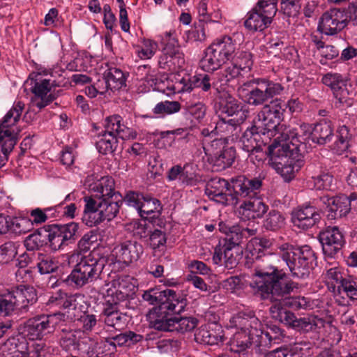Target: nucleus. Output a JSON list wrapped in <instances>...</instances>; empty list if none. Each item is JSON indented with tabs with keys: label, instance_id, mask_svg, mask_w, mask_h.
Instances as JSON below:
<instances>
[{
	"label": "nucleus",
	"instance_id": "obj_1",
	"mask_svg": "<svg viewBox=\"0 0 357 357\" xmlns=\"http://www.w3.org/2000/svg\"><path fill=\"white\" fill-rule=\"evenodd\" d=\"M285 102L275 99L263 106L253 121L254 125L243 133L241 142L244 151L248 153L258 152L267 139L275 137L280 127L285 126L280 121L286 112Z\"/></svg>",
	"mask_w": 357,
	"mask_h": 357
},
{
	"label": "nucleus",
	"instance_id": "obj_2",
	"mask_svg": "<svg viewBox=\"0 0 357 357\" xmlns=\"http://www.w3.org/2000/svg\"><path fill=\"white\" fill-rule=\"evenodd\" d=\"M285 277L282 271L263 262L256 265L249 286L252 292L262 300L280 301L298 287L293 281H284Z\"/></svg>",
	"mask_w": 357,
	"mask_h": 357
},
{
	"label": "nucleus",
	"instance_id": "obj_3",
	"mask_svg": "<svg viewBox=\"0 0 357 357\" xmlns=\"http://www.w3.org/2000/svg\"><path fill=\"white\" fill-rule=\"evenodd\" d=\"M232 188L237 196L245 198L239 206L238 213L243 220L261 218L268 210V206L258 197L262 181L259 178H248L238 176L231 179Z\"/></svg>",
	"mask_w": 357,
	"mask_h": 357
},
{
	"label": "nucleus",
	"instance_id": "obj_4",
	"mask_svg": "<svg viewBox=\"0 0 357 357\" xmlns=\"http://www.w3.org/2000/svg\"><path fill=\"white\" fill-rule=\"evenodd\" d=\"M160 295L164 296L165 300H162L158 306L153 307L146 317L153 328L168 331L170 321H172V317H169V315L178 314L183 312L187 305V300L172 289L162 291Z\"/></svg>",
	"mask_w": 357,
	"mask_h": 357
},
{
	"label": "nucleus",
	"instance_id": "obj_5",
	"mask_svg": "<svg viewBox=\"0 0 357 357\" xmlns=\"http://www.w3.org/2000/svg\"><path fill=\"white\" fill-rule=\"evenodd\" d=\"M279 250L294 278L305 279L310 276L316 265L317 257L308 245L294 247L284 243L279 247Z\"/></svg>",
	"mask_w": 357,
	"mask_h": 357
},
{
	"label": "nucleus",
	"instance_id": "obj_6",
	"mask_svg": "<svg viewBox=\"0 0 357 357\" xmlns=\"http://www.w3.org/2000/svg\"><path fill=\"white\" fill-rule=\"evenodd\" d=\"M68 262L76 263L68 280L79 287L96 280L104 267L103 261L96 257L93 252L86 255L73 252L69 256Z\"/></svg>",
	"mask_w": 357,
	"mask_h": 357
},
{
	"label": "nucleus",
	"instance_id": "obj_7",
	"mask_svg": "<svg viewBox=\"0 0 357 357\" xmlns=\"http://www.w3.org/2000/svg\"><path fill=\"white\" fill-rule=\"evenodd\" d=\"M268 152L275 169L287 182L291 181L304 165L301 153L297 152L293 155L287 144L280 145L279 142H272L268 146Z\"/></svg>",
	"mask_w": 357,
	"mask_h": 357
},
{
	"label": "nucleus",
	"instance_id": "obj_8",
	"mask_svg": "<svg viewBox=\"0 0 357 357\" xmlns=\"http://www.w3.org/2000/svg\"><path fill=\"white\" fill-rule=\"evenodd\" d=\"M284 86L266 78H257L246 82L238 88V92L244 96L245 101L251 105H262L270 98L280 95Z\"/></svg>",
	"mask_w": 357,
	"mask_h": 357
},
{
	"label": "nucleus",
	"instance_id": "obj_9",
	"mask_svg": "<svg viewBox=\"0 0 357 357\" xmlns=\"http://www.w3.org/2000/svg\"><path fill=\"white\" fill-rule=\"evenodd\" d=\"M237 50L236 40L225 36L215 40L206 50L200 65L205 71H213L229 60L234 58Z\"/></svg>",
	"mask_w": 357,
	"mask_h": 357
},
{
	"label": "nucleus",
	"instance_id": "obj_10",
	"mask_svg": "<svg viewBox=\"0 0 357 357\" xmlns=\"http://www.w3.org/2000/svg\"><path fill=\"white\" fill-rule=\"evenodd\" d=\"M278 0H259L247 13L245 27L251 31H262L268 27L278 11Z\"/></svg>",
	"mask_w": 357,
	"mask_h": 357
},
{
	"label": "nucleus",
	"instance_id": "obj_11",
	"mask_svg": "<svg viewBox=\"0 0 357 357\" xmlns=\"http://www.w3.org/2000/svg\"><path fill=\"white\" fill-rule=\"evenodd\" d=\"M164 44L162 54L158 63L161 68L176 72L183 68L185 63L184 54L181 50L178 40L171 32H165L162 36Z\"/></svg>",
	"mask_w": 357,
	"mask_h": 357
},
{
	"label": "nucleus",
	"instance_id": "obj_12",
	"mask_svg": "<svg viewBox=\"0 0 357 357\" xmlns=\"http://www.w3.org/2000/svg\"><path fill=\"white\" fill-rule=\"evenodd\" d=\"M63 318L64 314L61 313L38 315L25 322L23 333L29 340H40L46 334L53 332Z\"/></svg>",
	"mask_w": 357,
	"mask_h": 357
},
{
	"label": "nucleus",
	"instance_id": "obj_13",
	"mask_svg": "<svg viewBox=\"0 0 357 357\" xmlns=\"http://www.w3.org/2000/svg\"><path fill=\"white\" fill-rule=\"evenodd\" d=\"M280 128L282 130L278 132V135L273 142H279L280 145L287 144L291 149L293 155L297 152L301 153V146L311 136L312 131L311 126L305 123H302L296 128L286 126Z\"/></svg>",
	"mask_w": 357,
	"mask_h": 357
},
{
	"label": "nucleus",
	"instance_id": "obj_14",
	"mask_svg": "<svg viewBox=\"0 0 357 357\" xmlns=\"http://www.w3.org/2000/svg\"><path fill=\"white\" fill-rule=\"evenodd\" d=\"M79 225L72 222L64 225H51L45 227L50 246L54 250L61 249L73 243L76 238Z\"/></svg>",
	"mask_w": 357,
	"mask_h": 357
},
{
	"label": "nucleus",
	"instance_id": "obj_15",
	"mask_svg": "<svg viewBox=\"0 0 357 357\" xmlns=\"http://www.w3.org/2000/svg\"><path fill=\"white\" fill-rule=\"evenodd\" d=\"M31 91L34 94L31 101L33 106L41 109L50 104L55 98L52 89L55 86L54 81L42 79L41 73H33L29 75Z\"/></svg>",
	"mask_w": 357,
	"mask_h": 357
},
{
	"label": "nucleus",
	"instance_id": "obj_16",
	"mask_svg": "<svg viewBox=\"0 0 357 357\" xmlns=\"http://www.w3.org/2000/svg\"><path fill=\"white\" fill-rule=\"evenodd\" d=\"M229 183L224 178L215 177L210 179L206 186L205 193L211 200L223 205L236 206L240 202L237 193L227 194Z\"/></svg>",
	"mask_w": 357,
	"mask_h": 357
},
{
	"label": "nucleus",
	"instance_id": "obj_17",
	"mask_svg": "<svg viewBox=\"0 0 357 357\" xmlns=\"http://www.w3.org/2000/svg\"><path fill=\"white\" fill-rule=\"evenodd\" d=\"M107 303H119L135 292L133 279L128 275L119 276L105 284Z\"/></svg>",
	"mask_w": 357,
	"mask_h": 357
},
{
	"label": "nucleus",
	"instance_id": "obj_18",
	"mask_svg": "<svg viewBox=\"0 0 357 357\" xmlns=\"http://www.w3.org/2000/svg\"><path fill=\"white\" fill-rule=\"evenodd\" d=\"M348 24V15L342 8H331L325 12L319 20L317 29L321 33L333 36Z\"/></svg>",
	"mask_w": 357,
	"mask_h": 357
},
{
	"label": "nucleus",
	"instance_id": "obj_19",
	"mask_svg": "<svg viewBox=\"0 0 357 357\" xmlns=\"http://www.w3.org/2000/svg\"><path fill=\"white\" fill-rule=\"evenodd\" d=\"M319 240L324 254L329 257H333L345 244L344 234L337 226H328L321 231Z\"/></svg>",
	"mask_w": 357,
	"mask_h": 357
},
{
	"label": "nucleus",
	"instance_id": "obj_20",
	"mask_svg": "<svg viewBox=\"0 0 357 357\" xmlns=\"http://www.w3.org/2000/svg\"><path fill=\"white\" fill-rule=\"evenodd\" d=\"M24 108V104L21 101L13 104L0 124V139L12 138L17 142L20 130L16 127V123L20 121Z\"/></svg>",
	"mask_w": 357,
	"mask_h": 357
},
{
	"label": "nucleus",
	"instance_id": "obj_21",
	"mask_svg": "<svg viewBox=\"0 0 357 357\" xmlns=\"http://www.w3.org/2000/svg\"><path fill=\"white\" fill-rule=\"evenodd\" d=\"M319 201L327 208V217L330 220L345 217L351 211L350 200L346 195L338 197L324 195L319 197Z\"/></svg>",
	"mask_w": 357,
	"mask_h": 357
},
{
	"label": "nucleus",
	"instance_id": "obj_22",
	"mask_svg": "<svg viewBox=\"0 0 357 357\" xmlns=\"http://www.w3.org/2000/svg\"><path fill=\"white\" fill-rule=\"evenodd\" d=\"M321 220L319 211L311 205H305L292 211L291 221L294 225L299 229L307 230Z\"/></svg>",
	"mask_w": 357,
	"mask_h": 357
},
{
	"label": "nucleus",
	"instance_id": "obj_23",
	"mask_svg": "<svg viewBox=\"0 0 357 357\" xmlns=\"http://www.w3.org/2000/svg\"><path fill=\"white\" fill-rule=\"evenodd\" d=\"M118 260L126 265L137 261L144 253L142 245L136 241H126L114 249Z\"/></svg>",
	"mask_w": 357,
	"mask_h": 357
},
{
	"label": "nucleus",
	"instance_id": "obj_24",
	"mask_svg": "<svg viewBox=\"0 0 357 357\" xmlns=\"http://www.w3.org/2000/svg\"><path fill=\"white\" fill-rule=\"evenodd\" d=\"M229 326L238 328L241 333L249 334L261 326L255 312L249 309L240 311L229 319Z\"/></svg>",
	"mask_w": 357,
	"mask_h": 357
},
{
	"label": "nucleus",
	"instance_id": "obj_25",
	"mask_svg": "<svg viewBox=\"0 0 357 357\" xmlns=\"http://www.w3.org/2000/svg\"><path fill=\"white\" fill-rule=\"evenodd\" d=\"M238 248L219 243L214 248L212 260L215 264L224 265L227 269L235 268L238 264Z\"/></svg>",
	"mask_w": 357,
	"mask_h": 357
},
{
	"label": "nucleus",
	"instance_id": "obj_26",
	"mask_svg": "<svg viewBox=\"0 0 357 357\" xmlns=\"http://www.w3.org/2000/svg\"><path fill=\"white\" fill-rule=\"evenodd\" d=\"M105 132L115 135L123 139H135L137 133L122 123L121 116L115 114L107 117L104 123Z\"/></svg>",
	"mask_w": 357,
	"mask_h": 357
},
{
	"label": "nucleus",
	"instance_id": "obj_27",
	"mask_svg": "<svg viewBox=\"0 0 357 357\" xmlns=\"http://www.w3.org/2000/svg\"><path fill=\"white\" fill-rule=\"evenodd\" d=\"M223 339L222 330L218 326L213 328L209 325H204L195 333V340L197 343L206 345H218L223 342Z\"/></svg>",
	"mask_w": 357,
	"mask_h": 357
},
{
	"label": "nucleus",
	"instance_id": "obj_28",
	"mask_svg": "<svg viewBox=\"0 0 357 357\" xmlns=\"http://www.w3.org/2000/svg\"><path fill=\"white\" fill-rule=\"evenodd\" d=\"M15 306L20 310H26L37 301L36 290L32 287L20 285L10 291Z\"/></svg>",
	"mask_w": 357,
	"mask_h": 357
},
{
	"label": "nucleus",
	"instance_id": "obj_29",
	"mask_svg": "<svg viewBox=\"0 0 357 357\" xmlns=\"http://www.w3.org/2000/svg\"><path fill=\"white\" fill-rule=\"evenodd\" d=\"M347 275L337 266L326 268L322 275L324 282L329 291L338 294H340V288Z\"/></svg>",
	"mask_w": 357,
	"mask_h": 357
},
{
	"label": "nucleus",
	"instance_id": "obj_30",
	"mask_svg": "<svg viewBox=\"0 0 357 357\" xmlns=\"http://www.w3.org/2000/svg\"><path fill=\"white\" fill-rule=\"evenodd\" d=\"M84 200L85 206L82 218V222L86 226L91 227L104 221L97 201L91 197H85Z\"/></svg>",
	"mask_w": 357,
	"mask_h": 357
},
{
	"label": "nucleus",
	"instance_id": "obj_31",
	"mask_svg": "<svg viewBox=\"0 0 357 357\" xmlns=\"http://www.w3.org/2000/svg\"><path fill=\"white\" fill-rule=\"evenodd\" d=\"M213 88L215 89L218 94V98L222 113L227 114L228 116H233L241 112L240 103L228 91L218 87L215 82H213Z\"/></svg>",
	"mask_w": 357,
	"mask_h": 357
},
{
	"label": "nucleus",
	"instance_id": "obj_32",
	"mask_svg": "<svg viewBox=\"0 0 357 357\" xmlns=\"http://www.w3.org/2000/svg\"><path fill=\"white\" fill-rule=\"evenodd\" d=\"M249 338L251 341V345L257 354L265 357L266 354L269 353L268 349L271 348L272 342L267 335V333L263 328V325L252 332L249 333Z\"/></svg>",
	"mask_w": 357,
	"mask_h": 357
},
{
	"label": "nucleus",
	"instance_id": "obj_33",
	"mask_svg": "<svg viewBox=\"0 0 357 357\" xmlns=\"http://www.w3.org/2000/svg\"><path fill=\"white\" fill-rule=\"evenodd\" d=\"M256 234V229L243 228L238 225L230 227L227 236L225 238L224 245L238 248L244 239L255 236Z\"/></svg>",
	"mask_w": 357,
	"mask_h": 357
},
{
	"label": "nucleus",
	"instance_id": "obj_34",
	"mask_svg": "<svg viewBox=\"0 0 357 357\" xmlns=\"http://www.w3.org/2000/svg\"><path fill=\"white\" fill-rule=\"evenodd\" d=\"M114 180L110 176H103L90 185V190L99 199L119 197L114 191Z\"/></svg>",
	"mask_w": 357,
	"mask_h": 357
},
{
	"label": "nucleus",
	"instance_id": "obj_35",
	"mask_svg": "<svg viewBox=\"0 0 357 357\" xmlns=\"http://www.w3.org/2000/svg\"><path fill=\"white\" fill-rule=\"evenodd\" d=\"M66 316L70 320L76 321L79 316L87 312V305L84 296L82 294H71L69 296Z\"/></svg>",
	"mask_w": 357,
	"mask_h": 357
},
{
	"label": "nucleus",
	"instance_id": "obj_36",
	"mask_svg": "<svg viewBox=\"0 0 357 357\" xmlns=\"http://www.w3.org/2000/svg\"><path fill=\"white\" fill-rule=\"evenodd\" d=\"M333 136V128L331 121H321L312 129L311 137L313 142L320 145L330 142Z\"/></svg>",
	"mask_w": 357,
	"mask_h": 357
},
{
	"label": "nucleus",
	"instance_id": "obj_37",
	"mask_svg": "<svg viewBox=\"0 0 357 357\" xmlns=\"http://www.w3.org/2000/svg\"><path fill=\"white\" fill-rule=\"evenodd\" d=\"M77 331L62 329L60 335V344L66 350L78 349L82 350L84 352L89 353L91 348L88 347L87 348H83L82 344L86 343V340H83L79 342L78 337H77Z\"/></svg>",
	"mask_w": 357,
	"mask_h": 357
},
{
	"label": "nucleus",
	"instance_id": "obj_38",
	"mask_svg": "<svg viewBox=\"0 0 357 357\" xmlns=\"http://www.w3.org/2000/svg\"><path fill=\"white\" fill-rule=\"evenodd\" d=\"M352 137L353 133L347 126H340L336 132L337 139L333 144L334 151L338 155L347 152L351 146Z\"/></svg>",
	"mask_w": 357,
	"mask_h": 357
},
{
	"label": "nucleus",
	"instance_id": "obj_39",
	"mask_svg": "<svg viewBox=\"0 0 357 357\" xmlns=\"http://www.w3.org/2000/svg\"><path fill=\"white\" fill-rule=\"evenodd\" d=\"M108 305L105 307L102 314L105 317V323L109 326L121 329L126 323V316L117 310L118 303H107Z\"/></svg>",
	"mask_w": 357,
	"mask_h": 357
},
{
	"label": "nucleus",
	"instance_id": "obj_40",
	"mask_svg": "<svg viewBox=\"0 0 357 357\" xmlns=\"http://www.w3.org/2000/svg\"><path fill=\"white\" fill-rule=\"evenodd\" d=\"M105 91L118 90L126 84V77L123 71L117 68H110L104 73Z\"/></svg>",
	"mask_w": 357,
	"mask_h": 357
},
{
	"label": "nucleus",
	"instance_id": "obj_41",
	"mask_svg": "<svg viewBox=\"0 0 357 357\" xmlns=\"http://www.w3.org/2000/svg\"><path fill=\"white\" fill-rule=\"evenodd\" d=\"M235 159V151L232 147H225L215 157L208 159V162L216 167V171H221L230 167Z\"/></svg>",
	"mask_w": 357,
	"mask_h": 357
},
{
	"label": "nucleus",
	"instance_id": "obj_42",
	"mask_svg": "<svg viewBox=\"0 0 357 357\" xmlns=\"http://www.w3.org/2000/svg\"><path fill=\"white\" fill-rule=\"evenodd\" d=\"M118 197L104 198L98 202L100 213L105 220L110 221L118 214L120 208V199Z\"/></svg>",
	"mask_w": 357,
	"mask_h": 357
},
{
	"label": "nucleus",
	"instance_id": "obj_43",
	"mask_svg": "<svg viewBox=\"0 0 357 357\" xmlns=\"http://www.w3.org/2000/svg\"><path fill=\"white\" fill-rule=\"evenodd\" d=\"M27 345L26 339L22 336L10 337L0 347V355L5 357L10 355L11 353L17 352L18 350L23 351Z\"/></svg>",
	"mask_w": 357,
	"mask_h": 357
},
{
	"label": "nucleus",
	"instance_id": "obj_44",
	"mask_svg": "<svg viewBox=\"0 0 357 357\" xmlns=\"http://www.w3.org/2000/svg\"><path fill=\"white\" fill-rule=\"evenodd\" d=\"M160 202L149 196H144L142 204L139 207V213L143 218H147L149 215H152V218L160 215L162 211Z\"/></svg>",
	"mask_w": 357,
	"mask_h": 357
},
{
	"label": "nucleus",
	"instance_id": "obj_45",
	"mask_svg": "<svg viewBox=\"0 0 357 357\" xmlns=\"http://www.w3.org/2000/svg\"><path fill=\"white\" fill-rule=\"evenodd\" d=\"M243 73L241 67H238L237 64L233 63L227 66L215 75L217 82L220 83L219 88L222 89L221 86L229 84L235 79H239L241 77H243Z\"/></svg>",
	"mask_w": 357,
	"mask_h": 357
},
{
	"label": "nucleus",
	"instance_id": "obj_46",
	"mask_svg": "<svg viewBox=\"0 0 357 357\" xmlns=\"http://www.w3.org/2000/svg\"><path fill=\"white\" fill-rule=\"evenodd\" d=\"M167 178L169 181H178L181 185H192L194 182L192 174L185 169V167H183L181 165L172 167L168 171Z\"/></svg>",
	"mask_w": 357,
	"mask_h": 357
},
{
	"label": "nucleus",
	"instance_id": "obj_47",
	"mask_svg": "<svg viewBox=\"0 0 357 357\" xmlns=\"http://www.w3.org/2000/svg\"><path fill=\"white\" fill-rule=\"evenodd\" d=\"M75 199V195L73 193H69L65 197L64 199L61 202L56 205L54 208H46L44 210H42L39 208L33 209L30 212V215L31 217V219L30 220L33 222V225L34 224L39 225L45 222L47 220V212L52 211V209L60 208L65 204H67L68 202L74 201Z\"/></svg>",
	"mask_w": 357,
	"mask_h": 357
},
{
	"label": "nucleus",
	"instance_id": "obj_48",
	"mask_svg": "<svg viewBox=\"0 0 357 357\" xmlns=\"http://www.w3.org/2000/svg\"><path fill=\"white\" fill-rule=\"evenodd\" d=\"M197 319L191 317H173L170 321L169 329L168 331H176L184 333L191 331L197 325Z\"/></svg>",
	"mask_w": 357,
	"mask_h": 357
},
{
	"label": "nucleus",
	"instance_id": "obj_49",
	"mask_svg": "<svg viewBox=\"0 0 357 357\" xmlns=\"http://www.w3.org/2000/svg\"><path fill=\"white\" fill-rule=\"evenodd\" d=\"M208 0H201L198 6L199 21L200 23H220L222 15L219 10L208 13L207 3Z\"/></svg>",
	"mask_w": 357,
	"mask_h": 357
},
{
	"label": "nucleus",
	"instance_id": "obj_50",
	"mask_svg": "<svg viewBox=\"0 0 357 357\" xmlns=\"http://www.w3.org/2000/svg\"><path fill=\"white\" fill-rule=\"evenodd\" d=\"M117 137L113 134L104 133L96 142L98 151L104 155L113 153L117 148Z\"/></svg>",
	"mask_w": 357,
	"mask_h": 357
},
{
	"label": "nucleus",
	"instance_id": "obj_51",
	"mask_svg": "<svg viewBox=\"0 0 357 357\" xmlns=\"http://www.w3.org/2000/svg\"><path fill=\"white\" fill-rule=\"evenodd\" d=\"M37 267L40 274H49L58 268V261L52 256L43 253L37 254Z\"/></svg>",
	"mask_w": 357,
	"mask_h": 357
},
{
	"label": "nucleus",
	"instance_id": "obj_52",
	"mask_svg": "<svg viewBox=\"0 0 357 357\" xmlns=\"http://www.w3.org/2000/svg\"><path fill=\"white\" fill-rule=\"evenodd\" d=\"M285 224V218L282 214L277 210L269 211L263 222V227L266 230L277 231L281 229Z\"/></svg>",
	"mask_w": 357,
	"mask_h": 357
},
{
	"label": "nucleus",
	"instance_id": "obj_53",
	"mask_svg": "<svg viewBox=\"0 0 357 357\" xmlns=\"http://www.w3.org/2000/svg\"><path fill=\"white\" fill-rule=\"evenodd\" d=\"M190 89L193 88H200L202 91H208L211 88L213 87V82L218 84L215 79V76L211 77L208 75H198L192 77L190 80ZM218 87H220L217 85Z\"/></svg>",
	"mask_w": 357,
	"mask_h": 357
},
{
	"label": "nucleus",
	"instance_id": "obj_54",
	"mask_svg": "<svg viewBox=\"0 0 357 357\" xmlns=\"http://www.w3.org/2000/svg\"><path fill=\"white\" fill-rule=\"evenodd\" d=\"M314 187L317 190H333L335 183L333 175L328 172H322L312 177Z\"/></svg>",
	"mask_w": 357,
	"mask_h": 357
},
{
	"label": "nucleus",
	"instance_id": "obj_55",
	"mask_svg": "<svg viewBox=\"0 0 357 357\" xmlns=\"http://www.w3.org/2000/svg\"><path fill=\"white\" fill-rule=\"evenodd\" d=\"M10 231L16 234H25L33 229V222L24 218H13L10 216Z\"/></svg>",
	"mask_w": 357,
	"mask_h": 357
},
{
	"label": "nucleus",
	"instance_id": "obj_56",
	"mask_svg": "<svg viewBox=\"0 0 357 357\" xmlns=\"http://www.w3.org/2000/svg\"><path fill=\"white\" fill-rule=\"evenodd\" d=\"M234 64L241 67L243 72L248 73L252 66V54L248 51H240L238 48L235 52L234 58L231 59Z\"/></svg>",
	"mask_w": 357,
	"mask_h": 357
},
{
	"label": "nucleus",
	"instance_id": "obj_57",
	"mask_svg": "<svg viewBox=\"0 0 357 357\" xmlns=\"http://www.w3.org/2000/svg\"><path fill=\"white\" fill-rule=\"evenodd\" d=\"M181 109V104L177 101H163L158 102L153 109L155 114L170 115Z\"/></svg>",
	"mask_w": 357,
	"mask_h": 357
},
{
	"label": "nucleus",
	"instance_id": "obj_58",
	"mask_svg": "<svg viewBox=\"0 0 357 357\" xmlns=\"http://www.w3.org/2000/svg\"><path fill=\"white\" fill-rule=\"evenodd\" d=\"M301 9V0H281L280 10L288 17H296Z\"/></svg>",
	"mask_w": 357,
	"mask_h": 357
},
{
	"label": "nucleus",
	"instance_id": "obj_59",
	"mask_svg": "<svg viewBox=\"0 0 357 357\" xmlns=\"http://www.w3.org/2000/svg\"><path fill=\"white\" fill-rule=\"evenodd\" d=\"M251 345V341L249 338V334L237 333L235 334L234 339L231 341V350L240 353L245 351Z\"/></svg>",
	"mask_w": 357,
	"mask_h": 357
},
{
	"label": "nucleus",
	"instance_id": "obj_60",
	"mask_svg": "<svg viewBox=\"0 0 357 357\" xmlns=\"http://www.w3.org/2000/svg\"><path fill=\"white\" fill-rule=\"evenodd\" d=\"M17 255V247L15 243L8 241L0 245V264H4L12 261Z\"/></svg>",
	"mask_w": 357,
	"mask_h": 357
},
{
	"label": "nucleus",
	"instance_id": "obj_61",
	"mask_svg": "<svg viewBox=\"0 0 357 357\" xmlns=\"http://www.w3.org/2000/svg\"><path fill=\"white\" fill-rule=\"evenodd\" d=\"M342 292L344 293L349 299L357 301V278L347 275L340 288V294Z\"/></svg>",
	"mask_w": 357,
	"mask_h": 357
},
{
	"label": "nucleus",
	"instance_id": "obj_62",
	"mask_svg": "<svg viewBox=\"0 0 357 357\" xmlns=\"http://www.w3.org/2000/svg\"><path fill=\"white\" fill-rule=\"evenodd\" d=\"M225 143L222 139H215L211 142H204V151L208 160L215 157L218 153L225 148Z\"/></svg>",
	"mask_w": 357,
	"mask_h": 357
},
{
	"label": "nucleus",
	"instance_id": "obj_63",
	"mask_svg": "<svg viewBox=\"0 0 357 357\" xmlns=\"http://www.w3.org/2000/svg\"><path fill=\"white\" fill-rule=\"evenodd\" d=\"M15 308L10 291L0 294V316L10 314Z\"/></svg>",
	"mask_w": 357,
	"mask_h": 357
},
{
	"label": "nucleus",
	"instance_id": "obj_64",
	"mask_svg": "<svg viewBox=\"0 0 357 357\" xmlns=\"http://www.w3.org/2000/svg\"><path fill=\"white\" fill-rule=\"evenodd\" d=\"M322 83L329 86L333 91L340 86H344L347 80L339 73H328L322 77Z\"/></svg>",
	"mask_w": 357,
	"mask_h": 357
}]
</instances>
